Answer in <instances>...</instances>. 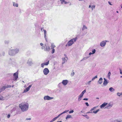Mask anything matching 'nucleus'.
<instances>
[{"instance_id":"obj_1","label":"nucleus","mask_w":122,"mask_h":122,"mask_svg":"<svg viewBox=\"0 0 122 122\" xmlns=\"http://www.w3.org/2000/svg\"><path fill=\"white\" fill-rule=\"evenodd\" d=\"M19 107L22 112L27 111L29 108V104L27 103H22L19 105Z\"/></svg>"},{"instance_id":"obj_2","label":"nucleus","mask_w":122,"mask_h":122,"mask_svg":"<svg viewBox=\"0 0 122 122\" xmlns=\"http://www.w3.org/2000/svg\"><path fill=\"white\" fill-rule=\"evenodd\" d=\"M19 51L18 49L16 48L15 49H10L9 50V54L11 56H13L18 53Z\"/></svg>"},{"instance_id":"obj_3","label":"nucleus","mask_w":122,"mask_h":122,"mask_svg":"<svg viewBox=\"0 0 122 122\" xmlns=\"http://www.w3.org/2000/svg\"><path fill=\"white\" fill-rule=\"evenodd\" d=\"M77 38L71 39L67 43V44L66 45V46H71L74 43V41L75 42L77 40Z\"/></svg>"},{"instance_id":"obj_4","label":"nucleus","mask_w":122,"mask_h":122,"mask_svg":"<svg viewBox=\"0 0 122 122\" xmlns=\"http://www.w3.org/2000/svg\"><path fill=\"white\" fill-rule=\"evenodd\" d=\"M53 98V97H50L48 96H45L44 97V99L45 100H51Z\"/></svg>"},{"instance_id":"obj_5","label":"nucleus","mask_w":122,"mask_h":122,"mask_svg":"<svg viewBox=\"0 0 122 122\" xmlns=\"http://www.w3.org/2000/svg\"><path fill=\"white\" fill-rule=\"evenodd\" d=\"M108 42L107 41H102L100 43V46L102 47H104L106 44L107 42Z\"/></svg>"},{"instance_id":"obj_6","label":"nucleus","mask_w":122,"mask_h":122,"mask_svg":"<svg viewBox=\"0 0 122 122\" xmlns=\"http://www.w3.org/2000/svg\"><path fill=\"white\" fill-rule=\"evenodd\" d=\"M18 73L17 72H16L14 74L13 80L14 81H15L17 80V79L18 77Z\"/></svg>"},{"instance_id":"obj_7","label":"nucleus","mask_w":122,"mask_h":122,"mask_svg":"<svg viewBox=\"0 0 122 122\" xmlns=\"http://www.w3.org/2000/svg\"><path fill=\"white\" fill-rule=\"evenodd\" d=\"M49 72V71L47 68H45L43 70V72L45 75H47Z\"/></svg>"},{"instance_id":"obj_8","label":"nucleus","mask_w":122,"mask_h":122,"mask_svg":"<svg viewBox=\"0 0 122 122\" xmlns=\"http://www.w3.org/2000/svg\"><path fill=\"white\" fill-rule=\"evenodd\" d=\"M27 63L29 66H31L33 64V61L31 59H29L28 60Z\"/></svg>"},{"instance_id":"obj_9","label":"nucleus","mask_w":122,"mask_h":122,"mask_svg":"<svg viewBox=\"0 0 122 122\" xmlns=\"http://www.w3.org/2000/svg\"><path fill=\"white\" fill-rule=\"evenodd\" d=\"M32 86V85H30L29 86L26 88L24 90L23 93L26 92L28 91Z\"/></svg>"},{"instance_id":"obj_10","label":"nucleus","mask_w":122,"mask_h":122,"mask_svg":"<svg viewBox=\"0 0 122 122\" xmlns=\"http://www.w3.org/2000/svg\"><path fill=\"white\" fill-rule=\"evenodd\" d=\"M62 59L63 61L62 64H63L67 61L68 60V58L67 57H66L64 58H62Z\"/></svg>"},{"instance_id":"obj_11","label":"nucleus","mask_w":122,"mask_h":122,"mask_svg":"<svg viewBox=\"0 0 122 122\" xmlns=\"http://www.w3.org/2000/svg\"><path fill=\"white\" fill-rule=\"evenodd\" d=\"M68 82V81L67 80H63L62 83L64 86L66 85L67 84Z\"/></svg>"},{"instance_id":"obj_12","label":"nucleus","mask_w":122,"mask_h":122,"mask_svg":"<svg viewBox=\"0 0 122 122\" xmlns=\"http://www.w3.org/2000/svg\"><path fill=\"white\" fill-rule=\"evenodd\" d=\"M86 90H84L81 93V94L79 95V97H82L83 96L84 94L86 92Z\"/></svg>"},{"instance_id":"obj_13","label":"nucleus","mask_w":122,"mask_h":122,"mask_svg":"<svg viewBox=\"0 0 122 122\" xmlns=\"http://www.w3.org/2000/svg\"><path fill=\"white\" fill-rule=\"evenodd\" d=\"M107 104V103H106L105 102L103 103L100 106L101 108H103L105 106H106Z\"/></svg>"},{"instance_id":"obj_14","label":"nucleus","mask_w":122,"mask_h":122,"mask_svg":"<svg viewBox=\"0 0 122 122\" xmlns=\"http://www.w3.org/2000/svg\"><path fill=\"white\" fill-rule=\"evenodd\" d=\"M104 81L103 82V84L104 86H106L108 83L107 80L105 78H104Z\"/></svg>"},{"instance_id":"obj_15","label":"nucleus","mask_w":122,"mask_h":122,"mask_svg":"<svg viewBox=\"0 0 122 122\" xmlns=\"http://www.w3.org/2000/svg\"><path fill=\"white\" fill-rule=\"evenodd\" d=\"M112 105L113 104H112L109 103L107 104L106 108H110L112 107Z\"/></svg>"},{"instance_id":"obj_16","label":"nucleus","mask_w":122,"mask_h":122,"mask_svg":"<svg viewBox=\"0 0 122 122\" xmlns=\"http://www.w3.org/2000/svg\"><path fill=\"white\" fill-rule=\"evenodd\" d=\"M45 49H44L45 51H49L50 49V47L49 46H46L45 44Z\"/></svg>"},{"instance_id":"obj_17","label":"nucleus","mask_w":122,"mask_h":122,"mask_svg":"<svg viewBox=\"0 0 122 122\" xmlns=\"http://www.w3.org/2000/svg\"><path fill=\"white\" fill-rule=\"evenodd\" d=\"M103 80V79L102 78H100L99 79V81H98V83H99V84H101L102 82V80Z\"/></svg>"},{"instance_id":"obj_18","label":"nucleus","mask_w":122,"mask_h":122,"mask_svg":"<svg viewBox=\"0 0 122 122\" xmlns=\"http://www.w3.org/2000/svg\"><path fill=\"white\" fill-rule=\"evenodd\" d=\"M60 1L61 2V3L62 4L63 3L66 4L68 3V2L64 0H60Z\"/></svg>"},{"instance_id":"obj_19","label":"nucleus","mask_w":122,"mask_h":122,"mask_svg":"<svg viewBox=\"0 0 122 122\" xmlns=\"http://www.w3.org/2000/svg\"><path fill=\"white\" fill-rule=\"evenodd\" d=\"M6 88V87L5 86H3L0 89V90L1 91V92L3 91H4Z\"/></svg>"},{"instance_id":"obj_20","label":"nucleus","mask_w":122,"mask_h":122,"mask_svg":"<svg viewBox=\"0 0 122 122\" xmlns=\"http://www.w3.org/2000/svg\"><path fill=\"white\" fill-rule=\"evenodd\" d=\"M43 28H41V30L42 31H43L44 32V34H46V31L45 30L43 29Z\"/></svg>"},{"instance_id":"obj_21","label":"nucleus","mask_w":122,"mask_h":122,"mask_svg":"<svg viewBox=\"0 0 122 122\" xmlns=\"http://www.w3.org/2000/svg\"><path fill=\"white\" fill-rule=\"evenodd\" d=\"M72 118L71 116L70 115H67L66 117V119L67 120L68 118Z\"/></svg>"},{"instance_id":"obj_22","label":"nucleus","mask_w":122,"mask_h":122,"mask_svg":"<svg viewBox=\"0 0 122 122\" xmlns=\"http://www.w3.org/2000/svg\"><path fill=\"white\" fill-rule=\"evenodd\" d=\"M109 90L111 92H112L114 91L115 90L112 87L109 88Z\"/></svg>"},{"instance_id":"obj_23","label":"nucleus","mask_w":122,"mask_h":122,"mask_svg":"<svg viewBox=\"0 0 122 122\" xmlns=\"http://www.w3.org/2000/svg\"><path fill=\"white\" fill-rule=\"evenodd\" d=\"M98 107V106H97L96 107H93V108H92L90 111L91 112H89V113H92V110H94V109H96Z\"/></svg>"},{"instance_id":"obj_24","label":"nucleus","mask_w":122,"mask_h":122,"mask_svg":"<svg viewBox=\"0 0 122 122\" xmlns=\"http://www.w3.org/2000/svg\"><path fill=\"white\" fill-rule=\"evenodd\" d=\"M13 6H14L18 7V4L17 3H15L14 2H13Z\"/></svg>"},{"instance_id":"obj_25","label":"nucleus","mask_w":122,"mask_h":122,"mask_svg":"<svg viewBox=\"0 0 122 122\" xmlns=\"http://www.w3.org/2000/svg\"><path fill=\"white\" fill-rule=\"evenodd\" d=\"M56 46L53 43H52L51 44V49H53Z\"/></svg>"},{"instance_id":"obj_26","label":"nucleus","mask_w":122,"mask_h":122,"mask_svg":"<svg viewBox=\"0 0 122 122\" xmlns=\"http://www.w3.org/2000/svg\"><path fill=\"white\" fill-rule=\"evenodd\" d=\"M87 29V27L85 25H83V27L82 29V30H84L85 29Z\"/></svg>"},{"instance_id":"obj_27","label":"nucleus","mask_w":122,"mask_h":122,"mask_svg":"<svg viewBox=\"0 0 122 122\" xmlns=\"http://www.w3.org/2000/svg\"><path fill=\"white\" fill-rule=\"evenodd\" d=\"M117 95L119 96H120L121 95L122 96V92L120 93L118 92L117 93Z\"/></svg>"},{"instance_id":"obj_28","label":"nucleus","mask_w":122,"mask_h":122,"mask_svg":"<svg viewBox=\"0 0 122 122\" xmlns=\"http://www.w3.org/2000/svg\"><path fill=\"white\" fill-rule=\"evenodd\" d=\"M111 73L110 72H109L108 74V75H107V77L109 79H110V76L111 75Z\"/></svg>"},{"instance_id":"obj_29","label":"nucleus","mask_w":122,"mask_h":122,"mask_svg":"<svg viewBox=\"0 0 122 122\" xmlns=\"http://www.w3.org/2000/svg\"><path fill=\"white\" fill-rule=\"evenodd\" d=\"M89 57H90V56H87L86 57H84L82 59V60H81V61H83V60H86V59H88V58Z\"/></svg>"},{"instance_id":"obj_30","label":"nucleus","mask_w":122,"mask_h":122,"mask_svg":"<svg viewBox=\"0 0 122 122\" xmlns=\"http://www.w3.org/2000/svg\"><path fill=\"white\" fill-rule=\"evenodd\" d=\"M57 119V117H56L54 118L50 122H52L54 121H55Z\"/></svg>"},{"instance_id":"obj_31","label":"nucleus","mask_w":122,"mask_h":122,"mask_svg":"<svg viewBox=\"0 0 122 122\" xmlns=\"http://www.w3.org/2000/svg\"><path fill=\"white\" fill-rule=\"evenodd\" d=\"M99 109H98L97 110H96V111H94L93 112L95 113V114H96L98 112H99Z\"/></svg>"},{"instance_id":"obj_32","label":"nucleus","mask_w":122,"mask_h":122,"mask_svg":"<svg viewBox=\"0 0 122 122\" xmlns=\"http://www.w3.org/2000/svg\"><path fill=\"white\" fill-rule=\"evenodd\" d=\"M84 117H85L87 119H89V117L87 115H82Z\"/></svg>"},{"instance_id":"obj_33","label":"nucleus","mask_w":122,"mask_h":122,"mask_svg":"<svg viewBox=\"0 0 122 122\" xmlns=\"http://www.w3.org/2000/svg\"><path fill=\"white\" fill-rule=\"evenodd\" d=\"M96 51V50L95 49H93L92 51V54H94Z\"/></svg>"},{"instance_id":"obj_34","label":"nucleus","mask_w":122,"mask_h":122,"mask_svg":"<svg viewBox=\"0 0 122 122\" xmlns=\"http://www.w3.org/2000/svg\"><path fill=\"white\" fill-rule=\"evenodd\" d=\"M68 111H69L68 110H65V111H64L62 112L61 113L62 114H64V113H66Z\"/></svg>"},{"instance_id":"obj_35","label":"nucleus","mask_w":122,"mask_h":122,"mask_svg":"<svg viewBox=\"0 0 122 122\" xmlns=\"http://www.w3.org/2000/svg\"><path fill=\"white\" fill-rule=\"evenodd\" d=\"M97 78V76H96L95 77H94L92 79V81H93L95 79Z\"/></svg>"},{"instance_id":"obj_36","label":"nucleus","mask_w":122,"mask_h":122,"mask_svg":"<svg viewBox=\"0 0 122 122\" xmlns=\"http://www.w3.org/2000/svg\"><path fill=\"white\" fill-rule=\"evenodd\" d=\"M0 100H4L3 97L0 95Z\"/></svg>"},{"instance_id":"obj_37","label":"nucleus","mask_w":122,"mask_h":122,"mask_svg":"<svg viewBox=\"0 0 122 122\" xmlns=\"http://www.w3.org/2000/svg\"><path fill=\"white\" fill-rule=\"evenodd\" d=\"M92 81H89L88 82H87L86 84L87 85H90V83Z\"/></svg>"},{"instance_id":"obj_38","label":"nucleus","mask_w":122,"mask_h":122,"mask_svg":"<svg viewBox=\"0 0 122 122\" xmlns=\"http://www.w3.org/2000/svg\"><path fill=\"white\" fill-rule=\"evenodd\" d=\"M75 74V73L74 72H72L71 73V76H73Z\"/></svg>"},{"instance_id":"obj_39","label":"nucleus","mask_w":122,"mask_h":122,"mask_svg":"<svg viewBox=\"0 0 122 122\" xmlns=\"http://www.w3.org/2000/svg\"><path fill=\"white\" fill-rule=\"evenodd\" d=\"M49 61H48V62H46V63H44V64H45V65L47 66L48 64L49 63Z\"/></svg>"},{"instance_id":"obj_40","label":"nucleus","mask_w":122,"mask_h":122,"mask_svg":"<svg viewBox=\"0 0 122 122\" xmlns=\"http://www.w3.org/2000/svg\"><path fill=\"white\" fill-rule=\"evenodd\" d=\"M52 49V50L51 51V53H52L53 54L55 52V49L54 48L53 49Z\"/></svg>"},{"instance_id":"obj_41","label":"nucleus","mask_w":122,"mask_h":122,"mask_svg":"<svg viewBox=\"0 0 122 122\" xmlns=\"http://www.w3.org/2000/svg\"><path fill=\"white\" fill-rule=\"evenodd\" d=\"M5 44H8L9 42V41H5Z\"/></svg>"},{"instance_id":"obj_42","label":"nucleus","mask_w":122,"mask_h":122,"mask_svg":"<svg viewBox=\"0 0 122 122\" xmlns=\"http://www.w3.org/2000/svg\"><path fill=\"white\" fill-rule=\"evenodd\" d=\"M95 5H93L92 6V10L93 9H94L95 8Z\"/></svg>"},{"instance_id":"obj_43","label":"nucleus","mask_w":122,"mask_h":122,"mask_svg":"<svg viewBox=\"0 0 122 122\" xmlns=\"http://www.w3.org/2000/svg\"><path fill=\"white\" fill-rule=\"evenodd\" d=\"M81 97H80L78 96V101H81Z\"/></svg>"},{"instance_id":"obj_44","label":"nucleus","mask_w":122,"mask_h":122,"mask_svg":"<svg viewBox=\"0 0 122 122\" xmlns=\"http://www.w3.org/2000/svg\"><path fill=\"white\" fill-rule=\"evenodd\" d=\"M74 112V111L73 110H72L71 111H69V113H73V112Z\"/></svg>"},{"instance_id":"obj_45","label":"nucleus","mask_w":122,"mask_h":122,"mask_svg":"<svg viewBox=\"0 0 122 122\" xmlns=\"http://www.w3.org/2000/svg\"><path fill=\"white\" fill-rule=\"evenodd\" d=\"M44 65H45V64H44V63H42L41 65V67H44Z\"/></svg>"},{"instance_id":"obj_46","label":"nucleus","mask_w":122,"mask_h":122,"mask_svg":"<svg viewBox=\"0 0 122 122\" xmlns=\"http://www.w3.org/2000/svg\"><path fill=\"white\" fill-rule=\"evenodd\" d=\"M62 114L61 113L57 117H57V118H58Z\"/></svg>"},{"instance_id":"obj_47","label":"nucleus","mask_w":122,"mask_h":122,"mask_svg":"<svg viewBox=\"0 0 122 122\" xmlns=\"http://www.w3.org/2000/svg\"><path fill=\"white\" fill-rule=\"evenodd\" d=\"M41 48L42 49H44H44H45V46H42V47H41Z\"/></svg>"},{"instance_id":"obj_48","label":"nucleus","mask_w":122,"mask_h":122,"mask_svg":"<svg viewBox=\"0 0 122 122\" xmlns=\"http://www.w3.org/2000/svg\"><path fill=\"white\" fill-rule=\"evenodd\" d=\"M120 73L121 74H122V71L120 69Z\"/></svg>"},{"instance_id":"obj_49","label":"nucleus","mask_w":122,"mask_h":122,"mask_svg":"<svg viewBox=\"0 0 122 122\" xmlns=\"http://www.w3.org/2000/svg\"><path fill=\"white\" fill-rule=\"evenodd\" d=\"M115 122H122L120 121L116 120L115 121Z\"/></svg>"},{"instance_id":"obj_50","label":"nucleus","mask_w":122,"mask_h":122,"mask_svg":"<svg viewBox=\"0 0 122 122\" xmlns=\"http://www.w3.org/2000/svg\"><path fill=\"white\" fill-rule=\"evenodd\" d=\"M85 104L87 106H88L89 105L88 104V103L87 102H86L85 103Z\"/></svg>"},{"instance_id":"obj_51","label":"nucleus","mask_w":122,"mask_h":122,"mask_svg":"<svg viewBox=\"0 0 122 122\" xmlns=\"http://www.w3.org/2000/svg\"><path fill=\"white\" fill-rule=\"evenodd\" d=\"M31 119V118H27L26 119V120H30Z\"/></svg>"},{"instance_id":"obj_52","label":"nucleus","mask_w":122,"mask_h":122,"mask_svg":"<svg viewBox=\"0 0 122 122\" xmlns=\"http://www.w3.org/2000/svg\"><path fill=\"white\" fill-rule=\"evenodd\" d=\"M10 117V114H8L7 116V117L8 118H9Z\"/></svg>"},{"instance_id":"obj_53","label":"nucleus","mask_w":122,"mask_h":122,"mask_svg":"<svg viewBox=\"0 0 122 122\" xmlns=\"http://www.w3.org/2000/svg\"><path fill=\"white\" fill-rule=\"evenodd\" d=\"M11 87V86L10 85H9L7 86L6 87V88L8 87Z\"/></svg>"},{"instance_id":"obj_54","label":"nucleus","mask_w":122,"mask_h":122,"mask_svg":"<svg viewBox=\"0 0 122 122\" xmlns=\"http://www.w3.org/2000/svg\"><path fill=\"white\" fill-rule=\"evenodd\" d=\"M108 4H109V5H112V4L111 3H110V1H108Z\"/></svg>"},{"instance_id":"obj_55","label":"nucleus","mask_w":122,"mask_h":122,"mask_svg":"<svg viewBox=\"0 0 122 122\" xmlns=\"http://www.w3.org/2000/svg\"><path fill=\"white\" fill-rule=\"evenodd\" d=\"M83 100H88V99H87V98H84V99H83Z\"/></svg>"},{"instance_id":"obj_56","label":"nucleus","mask_w":122,"mask_h":122,"mask_svg":"<svg viewBox=\"0 0 122 122\" xmlns=\"http://www.w3.org/2000/svg\"><path fill=\"white\" fill-rule=\"evenodd\" d=\"M44 37L45 38H46V34H44Z\"/></svg>"},{"instance_id":"obj_57","label":"nucleus","mask_w":122,"mask_h":122,"mask_svg":"<svg viewBox=\"0 0 122 122\" xmlns=\"http://www.w3.org/2000/svg\"><path fill=\"white\" fill-rule=\"evenodd\" d=\"M5 55V52H3L2 53V55L3 56H4Z\"/></svg>"},{"instance_id":"obj_58","label":"nucleus","mask_w":122,"mask_h":122,"mask_svg":"<svg viewBox=\"0 0 122 122\" xmlns=\"http://www.w3.org/2000/svg\"><path fill=\"white\" fill-rule=\"evenodd\" d=\"M92 54V53L91 52H90L89 53V55H91V54Z\"/></svg>"},{"instance_id":"obj_59","label":"nucleus","mask_w":122,"mask_h":122,"mask_svg":"<svg viewBox=\"0 0 122 122\" xmlns=\"http://www.w3.org/2000/svg\"><path fill=\"white\" fill-rule=\"evenodd\" d=\"M40 44L41 46H42L43 45V44L42 43H41Z\"/></svg>"},{"instance_id":"obj_60","label":"nucleus","mask_w":122,"mask_h":122,"mask_svg":"<svg viewBox=\"0 0 122 122\" xmlns=\"http://www.w3.org/2000/svg\"><path fill=\"white\" fill-rule=\"evenodd\" d=\"M61 83H60L58 85V86L60 87V85L61 84Z\"/></svg>"},{"instance_id":"obj_61","label":"nucleus","mask_w":122,"mask_h":122,"mask_svg":"<svg viewBox=\"0 0 122 122\" xmlns=\"http://www.w3.org/2000/svg\"><path fill=\"white\" fill-rule=\"evenodd\" d=\"M89 8L92 7V6H91V5H90L89 6Z\"/></svg>"},{"instance_id":"obj_62","label":"nucleus","mask_w":122,"mask_h":122,"mask_svg":"<svg viewBox=\"0 0 122 122\" xmlns=\"http://www.w3.org/2000/svg\"><path fill=\"white\" fill-rule=\"evenodd\" d=\"M45 40H46V41H47V40L46 38H45Z\"/></svg>"},{"instance_id":"obj_63","label":"nucleus","mask_w":122,"mask_h":122,"mask_svg":"<svg viewBox=\"0 0 122 122\" xmlns=\"http://www.w3.org/2000/svg\"><path fill=\"white\" fill-rule=\"evenodd\" d=\"M62 121H57V122H61Z\"/></svg>"},{"instance_id":"obj_64","label":"nucleus","mask_w":122,"mask_h":122,"mask_svg":"<svg viewBox=\"0 0 122 122\" xmlns=\"http://www.w3.org/2000/svg\"><path fill=\"white\" fill-rule=\"evenodd\" d=\"M120 77L121 78H122V76H120Z\"/></svg>"}]
</instances>
